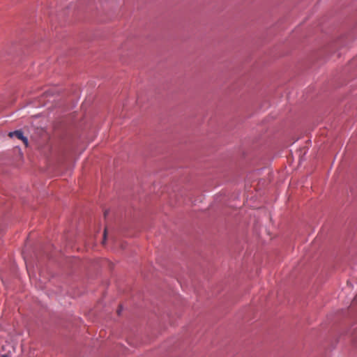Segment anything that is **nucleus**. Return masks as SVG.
Returning <instances> with one entry per match:
<instances>
[{
  "instance_id": "f257e3e1",
  "label": "nucleus",
  "mask_w": 357,
  "mask_h": 357,
  "mask_svg": "<svg viewBox=\"0 0 357 357\" xmlns=\"http://www.w3.org/2000/svg\"><path fill=\"white\" fill-rule=\"evenodd\" d=\"M9 136L10 137H15L19 139H21L25 146L28 145V139L26 137H24L23 132L21 130H15L14 132H11L9 133Z\"/></svg>"
},
{
  "instance_id": "7ed1b4c3",
  "label": "nucleus",
  "mask_w": 357,
  "mask_h": 357,
  "mask_svg": "<svg viewBox=\"0 0 357 357\" xmlns=\"http://www.w3.org/2000/svg\"><path fill=\"white\" fill-rule=\"evenodd\" d=\"M105 236H106V230H105V231H104V239H105Z\"/></svg>"
},
{
  "instance_id": "f03ea898",
  "label": "nucleus",
  "mask_w": 357,
  "mask_h": 357,
  "mask_svg": "<svg viewBox=\"0 0 357 357\" xmlns=\"http://www.w3.org/2000/svg\"><path fill=\"white\" fill-rule=\"evenodd\" d=\"M0 357H10L8 354H1Z\"/></svg>"
},
{
  "instance_id": "20e7f679",
  "label": "nucleus",
  "mask_w": 357,
  "mask_h": 357,
  "mask_svg": "<svg viewBox=\"0 0 357 357\" xmlns=\"http://www.w3.org/2000/svg\"><path fill=\"white\" fill-rule=\"evenodd\" d=\"M120 311H121V310H119L117 311V313H118L119 314H120Z\"/></svg>"
}]
</instances>
